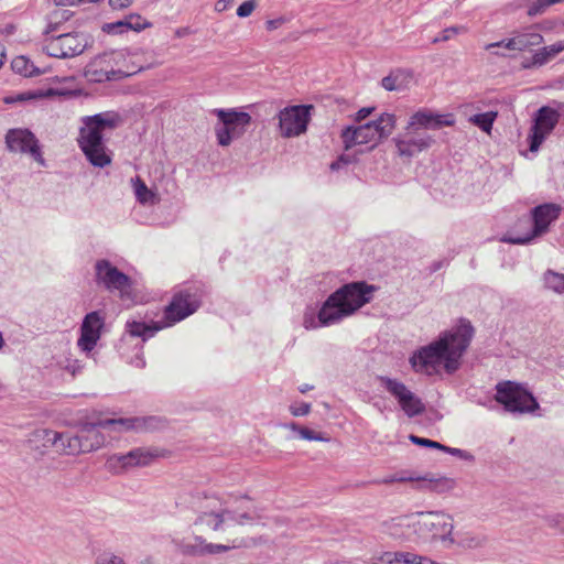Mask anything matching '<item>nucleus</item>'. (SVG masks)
I'll use <instances>...</instances> for the list:
<instances>
[{
    "mask_svg": "<svg viewBox=\"0 0 564 564\" xmlns=\"http://www.w3.org/2000/svg\"><path fill=\"white\" fill-rule=\"evenodd\" d=\"M83 123L77 142L87 161L99 169L110 165L112 153L105 144L104 133L119 127L121 117L117 112L106 111L84 117Z\"/></svg>",
    "mask_w": 564,
    "mask_h": 564,
    "instance_id": "423d86ee",
    "label": "nucleus"
},
{
    "mask_svg": "<svg viewBox=\"0 0 564 564\" xmlns=\"http://www.w3.org/2000/svg\"><path fill=\"white\" fill-rule=\"evenodd\" d=\"M475 329L469 321L462 318L458 325L444 332L438 339L421 347L410 357L414 371L433 375L443 365L446 372H455L467 350Z\"/></svg>",
    "mask_w": 564,
    "mask_h": 564,
    "instance_id": "f257e3e1",
    "label": "nucleus"
},
{
    "mask_svg": "<svg viewBox=\"0 0 564 564\" xmlns=\"http://www.w3.org/2000/svg\"><path fill=\"white\" fill-rule=\"evenodd\" d=\"M6 144L9 151L29 154L39 164L45 166L39 140L29 129H10L6 134Z\"/></svg>",
    "mask_w": 564,
    "mask_h": 564,
    "instance_id": "f3484780",
    "label": "nucleus"
},
{
    "mask_svg": "<svg viewBox=\"0 0 564 564\" xmlns=\"http://www.w3.org/2000/svg\"><path fill=\"white\" fill-rule=\"evenodd\" d=\"M408 123L411 129L426 131L429 129L435 130L442 127H451L455 123V118L452 113L438 115L423 109L413 113Z\"/></svg>",
    "mask_w": 564,
    "mask_h": 564,
    "instance_id": "412c9836",
    "label": "nucleus"
},
{
    "mask_svg": "<svg viewBox=\"0 0 564 564\" xmlns=\"http://www.w3.org/2000/svg\"><path fill=\"white\" fill-rule=\"evenodd\" d=\"M105 327V314L100 311L87 313L80 325V336L77 340L78 348L89 355L96 347Z\"/></svg>",
    "mask_w": 564,
    "mask_h": 564,
    "instance_id": "a211bd4d",
    "label": "nucleus"
},
{
    "mask_svg": "<svg viewBox=\"0 0 564 564\" xmlns=\"http://www.w3.org/2000/svg\"><path fill=\"white\" fill-rule=\"evenodd\" d=\"M3 346H4V339H3L2 333L0 332V349H2Z\"/></svg>",
    "mask_w": 564,
    "mask_h": 564,
    "instance_id": "13d9d810",
    "label": "nucleus"
},
{
    "mask_svg": "<svg viewBox=\"0 0 564 564\" xmlns=\"http://www.w3.org/2000/svg\"><path fill=\"white\" fill-rule=\"evenodd\" d=\"M375 290L364 281L344 284L326 299L317 314L313 310L304 312L303 326L316 329L339 323L369 303Z\"/></svg>",
    "mask_w": 564,
    "mask_h": 564,
    "instance_id": "7ed1b4c3",
    "label": "nucleus"
},
{
    "mask_svg": "<svg viewBox=\"0 0 564 564\" xmlns=\"http://www.w3.org/2000/svg\"><path fill=\"white\" fill-rule=\"evenodd\" d=\"M254 8H256V1L247 0L238 7L237 15L239 18H247L253 12Z\"/></svg>",
    "mask_w": 564,
    "mask_h": 564,
    "instance_id": "e433bc0d",
    "label": "nucleus"
},
{
    "mask_svg": "<svg viewBox=\"0 0 564 564\" xmlns=\"http://www.w3.org/2000/svg\"><path fill=\"white\" fill-rule=\"evenodd\" d=\"M142 347L143 346L141 344L140 347H139V350H142ZM130 364L132 366H134L135 368H140V369L144 368L145 367V360H144L142 351L138 352L135 355V357L130 360Z\"/></svg>",
    "mask_w": 564,
    "mask_h": 564,
    "instance_id": "de8ad7c7",
    "label": "nucleus"
},
{
    "mask_svg": "<svg viewBox=\"0 0 564 564\" xmlns=\"http://www.w3.org/2000/svg\"><path fill=\"white\" fill-rule=\"evenodd\" d=\"M543 286L556 294L564 293V273L554 270H546L542 276Z\"/></svg>",
    "mask_w": 564,
    "mask_h": 564,
    "instance_id": "a878e982",
    "label": "nucleus"
},
{
    "mask_svg": "<svg viewBox=\"0 0 564 564\" xmlns=\"http://www.w3.org/2000/svg\"><path fill=\"white\" fill-rule=\"evenodd\" d=\"M459 28L457 26H451L443 31L441 36L434 37L432 43H438L451 40L454 35H456L459 32Z\"/></svg>",
    "mask_w": 564,
    "mask_h": 564,
    "instance_id": "ea45409f",
    "label": "nucleus"
},
{
    "mask_svg": "<svg viewBox=\"0 0 564 564\" xmlns=\"http://www.w3.org/2000/svg\"><path fill=\"white\" fill-rule=\"evenodd\" d=\"M416 564H438L435 561L425 557V556H417Z\"/></svg>",
    "mask_w": 564,
    "mask_h": 564,
    "instance_id": "864d4df0",
    "label": "nucleus"
},
{
    "mask_svg": "<svg viewBox=\"0 0 564 564\" xmlns=\"http://www.w3.org/2000/svg\"><path fill=\"white\" fill-rule=\"evenodd\" d=\"M372 110H373V108H371V107L361 108L356 113V121L360 122V121L365 120L372 112Z\"/></svg>",
    "mask_w": 564,
    "mask_h": 564,
    "instance_id": "3c124183",
    "label": "nucleus"
},
{
    "mask_svg": "<svg viewBox=\"0 0 564 564\" xmlns=\"http://www.w3.org/2000/svg\"><path fill=\"white\" fill-rule=\"evenodd\" d=\"M131 183L135 198L140 204L154 205L156 203L158 198L155 193L148 188L145 183L139 176L131 178Z\"/></svg>",
    "mask_w": 564,
    "mask_h": 564,
    "instance_id": "393cba45",
    "label": "nucleus"
},
{
    "mask_svg": "<svg viewBox=\"0 0 564 564\" xmlns=\"http://www.w3.org/2000/svg\"><path fill=\"white\" fill-rule=\"evenodd\" d=\"M352 162L348 155H340L336 161L332 162L329 169L332 171H339L341 167L347 166Z\"/></svg>",
    "mask_w": 564,
    "mask_h": 564,
    "instance_id": "37998d69",
    "label": "nucleus"
},
{
    "mask_svg": "<svg viewBox=\"0 0 564 564\" xmlns=\"http://www.w3.org/2000/svg\"><path fill=\"white\" fill-rule=\"evenodd\" d=\"M561 213V207L554 203H545L535 206L531 210V216L521 218L520 225L530 227L523 235L509 232L501 239L503 242L513 245H527L534 238L542 236L549 230L550 225L555 221Z\"/></svg>",
    "mask_w": 564,
    "mask_h": 564,
    "instance_id": "0eeeda50",
    "label": "nucleus"
},
{
    "mask_svg": "<svg viewBox=\"0 0 564 564\" xmlns=\"http://www.w3.org/2000/svg\"><path fill=\"white\" fill-rule=\"evenodd\" d=\"M313 106H291L279 112V127L281 135L293 138L304 133L310 121V110Z\"/></svg>",
    "mask_w": 564,
    "mask_h": 564,
    "instance_id": "dca6fc26",
    "label": "nucleus"
},
{
    "mask_svg": "<svg viewBox=\"0 0 564 564\" xmlns=\"http://www.w3.org/2000/svg\"><path fill=\"white\" fill-rule=\"evenodd\" d=\"M242 500L248 499L236 500V503L239 502V505L235 506L218 496L206 495L197 501L194 524L218 532L234 525H245L259 520L260 513L257 508L242 506Z\"/></svg>",
    "mask_w": 564,
    "mask_h": 564,
    "instance_id": "20e7f679",
    "label": "nucleus"
},
{
    "mask_svg": "<svg viewBox=\"0 0 564 564\" xmlns=\"http://www.w3.org/2000/svg\"><path fill=\"white\" fill-rule=\"evenodd\" d=\"M56 6L75 4L76 0H54Z\"/></svg>",
    "mask_w": 564,
    "mask_h": 564,
    "instance_id": "5fc2aeb1",
    "label": "nucleus"
},
{
    "mask_svg": "<svg viewBox=\"0 0 564 564\" xmlns=\"http://www.w3.org/2000/svg\"><path fill=\"white\" fill-rule=\"evenodd\" d=\"M178 552L185 556H205L207 555V541L200 535H194L187 540L174 541Z\"/></svg>",
    "mask_w": 564,
    "mask_h": 564,
    "instance_id": "5701e85b",
    "label": "nucleus"
},
{
    "mask_svg": "<svg viewBox=\"0 0 564 564\" xmlns=\"http://www.w3.org/2000/svg\"><path fill=\"white\" fill-rule=\"evenodd\" d=\"M542 42L543 36L540 33L533 31L532 29H527L522 32L516 33L514 36L510 39L487 44L485 48L490 51L494 47H505L510 51H525L542 44Z\"/></svg>",
    "mask_w": 564,
    "mask_h": 564,
    "instance_id": "aec40b11",
    "label": "nucleus"
},
{
    "mask_svg": "<svg viewBox=\"0 0 564 564\" xmlns=\"http://www.w3.org/2000/svg\"><path fill=\"white\" fill-rule=\"evenodd\" d=\"M292 431H295L299 433L300 437L307 441H319L325 442L328 438L324 437L321 433H316L313 430H310L307 427H301L296 423H290L286 425Z\"/></svg>",
    "mask_w": 564,
    "mask_h": 564,
    "instance_id": "c756f323",
    "label": "nucleus"
},
{
    "mask_svg": "<svg viewBox=\"0 0 564 564\" xmlns=\"http://www.w3.org/2000/svg\"><path fill=\"white\" fill-rule=\"evenodd\" d=\"M400 73H391L381 80V85L386 90L394 91L403 88L402 82L400 80Z\"/></svg>",
    "mask_w": 564,
    "mask_h": 564,
    "instance_id": "2f4dec72",
    "label": "nucleus"
},
{
    "mask_svg": "<svg viewBox=\"0 0 564 564\" xmlns=\"http://www.w3.org/2000/svg\"><path fill=\"white\" fill-rule=\"evenodd\" d=\"M403 480H406V478H394V477H390V478H386V479H383V482H384V484H390V482H393V481H403Z\"/></svg>",
    "mask_w": 564,
    "mask_h": 564,
    "instance_id": "4d7b16f0",
    "label": "nucleus"
},
{
    "mask_svg": "<svg viewBox=\"0 0 564 564\" xmlns=\"http://www.w3.org/2000/svg\"><path fill=\"white\" fill-rule=\"evenodd\" d=\"M486 543V538L482 535H474L466 533L459 540V545L465 549H479L482 547Z\"/></svg>",
    "mask_w": 564,
    "mask_h": 564,
    "instance_id": "7c9ffc66",
    "label": "nucleus"
},
{
    "mask_svg": "<svg viewBox=\"0 0 564 564\" xmlns=\"http://www.w3.org/2000/svg\"><path fill=\"white\" fill-rule=\"evenodd\" d=\"M560 117V112L549 106H543L536 111L528 135L531 152L539 150L540 145L558 123Z\"/></svg>",
    "mask_w": 564,
    "mask_h": 564,
    "instance_id": "2eb2a0df",
    "label": "nucleus"
},
{
    "mask_svg": "<svg viewBox=\"0 0 564 564\" xmlns=\"http://www.w3.org/2000/svg\"><path fill=\"white\" fill-rule=\"evenodd\" d=\"M11 68L14 73L24 77H32L40 74V70L33 65V63L28 57L22 55L12 59Z\"/></svg>",
    "mask_w": 564,
    "mask_h": 564,
    "instance_id": "cd10ccee",
    "label": "nucleus"
},
{
    "mask_svg": "<svg viewBox=\"0 0 564 564\" xmlns=\"http://www.w3.org/2000/svg\"><path fill=\"white\" fill-rule=\"evenodd\" d=\"M313 389V386H310L307 383H304L302 386L299 387V391L301 393H306L307 391L312 390Z\"/></svg>",
    "mask_w": 564,
    "mask_h": 564,
    "instance_id": "6e6d98bb",
    "label": "nucleus"
},
{
    "mask_svg": "<svg viewBox=\"0 0 564 564\" xmlns=\"http://www.w3.org/2000/svg\"><path fill=\"white\" fill-rule=\"evenodd\" d=\"M234 0H218L215 8L217 11L221 12L225 11Z\"/></svg>",
    "mask_w": 564,
    "mask_h": 564,
    "instance_id": "603ef678",
    "label": "nucleus"
},
{
    "mask_svg": "<svg viewBox=\"0 0 564 564\" xmlns=\"http://www.w3.org/2000/svg\"><path fill=\"white\" fill-rule=\"evenodd\" d=\"M90 2H100L101 0H89ZM132 0H109L112 9H123L131 4Z\"/></svg>",
    "mask_w": 564,
    "mask_h": 564,
    "instance_id": "49530a36",
    "label": "nucleus"
},
{
    "mask_svg": "<svg viewBox=\"0 0 564 564\" xmlns=\"http://www.w3.org/2000/svg\"><path fill=\"white\" fill-rule=\"evenodd\" d=\"M547 0H535L528 9L529 17H535L545 12L549 8Z\"/></svg>",
    "mask_w": 564,
    "mask_h": 564,
    "instance_id": "f704fd0d",
    "label": "nucleus"
},
{
    "mask_svg": "<svg viewBox=\"0 0 564 564\" xmlns=\"http://www.w3.org/2000/svg\"><path fill=\"white\" fill-rule=\"evenodd\" d=\"M433 142L434 139L426 131L411 129L408 123L406 131L397 139L395 144L400 155L413 156L429 149Z\"/></svg>",
    "mask_w": 564,
    "mask_h": 564,
    "instance_id": "6ab92c4d",
    "label": "nucleus"
},
{
    "mask_svg": "<svg viewBox=\"0 0 564 564\" xmlns=\"http://www.w3.org/2000/svg\"><path fill=\"white\" fill-rule=\"evenodd\" d=\"M440 451H443L445 453H448L453 456H457L459 458H468L470 455L464 451V449H460V448H455V447H448L446 445H444V448H441Z\"/></svg>",
    "mask_w": 564,
    "mask_h": 564,
    "instance_id": "a18cd8bd",
    "label": "nucleus"
},
{
    "mask_svg": "<svg viewBox=\"0 0 564 564\" xmlns=\"http://www.w3.org/2000/svg\"><path fill=\"white\" fill-rule=\"evenodd\" d=\"M160 456V451L150 447L133 448L126 454H112L106 460V467L112 474H121L133 467L150 465Z\"/></svg>",
    "mask_w": 564,
    "mask_h": 564,
    "instance_id": "ddd939ff",
    "label": "nucleus"
},
{
    "mask_svg": "<svg viewBox=\"0 0 564 564\" xmlns=\"http://www.w3.org/2000/svg\"><path fill=\"white\" fill-rule=\"evenodd\" d=\"M64 368L72 375H76L78 371L82 370L83 366L77 359H66V365L64 366Z\"/></svg>",
    "mask_w": 564,
    "mask_h": 564,
    "instance_id": "c03bdc74",
    "label": "nucleus"
},
{
    "mask_svg": "<svg viewBox=\"0 0 564 564\" xmlns=\"http://www.w3.org/2000/svg\"><path fill=\"white\" fill-rule=\"evenodd\" d=\"M95 564H126L124 560L112 553H104L99 555Z\"/></svg>",
    "mask_w": 564,
    "mask_h": 564,
    "instance_id": "c9c22d12",
    "label": "nucleus"
},
{
    "mask_svg": "<svg viewBox=\"0 0 564 564\" xmlns=\"http://www.w3.org/2000/svg\"><path fill=\"white\" fill-rule=\"evenodd\" d=\"M87 44V37L84 34L65 33L46 39L43 51L52 57L69 58L82 54Z\"/></svg>",
    "mask_w": 564,
    "mask_h": 564,
    "instance_id": "4468645a",
    "label": "nucleus"
},
{
    "mask_svg": "<svg viewBox=\"0 0 564 564\" xmlns=\"http://www.w3.org/2000/svg\"><path fill=\"white\" fill-rule=\"evenodd\" d=\"M126 23L128 25V29L133 30V31H138V32L143 30L148 25H150L148 22H145L144 19H142L138 14H132V15L128 17L126 19Z\"/></svg>",
    "mask_w": 564,
    "mask_h": 564,
    "instance_id": "473e14b6",
    "label": "nucleus"
},
{
    "mask_svg": "<svg viewBox=\"0 0 564 564\" xmlns=\"http://www.w3.org/2000/svg\"><path fill=\"white\" fill-rule=\"evenodd\" d=\"M398 552H384L380 560L386 564H398Z\"/></svg>",
    "mask_w": 564,
    "mask_h": 564,
    "instance_id": "8fccbe9b",
    "label": "nucleus"
},
{
    "mask_svg": "<svg viewBox=\"0 0 564 564\" xmlns=\"http://www.w3.org/2000/svg\"><path fill=\"white\" fill-rule=\"evenodd\" d=\"M395 117L391 113H382L378 119L358 127H347L341 132V139L346 149L357 144L377 143L389 137L394 128Z\"/></svg>",
    "mask_w": 564,
    "mask_h": 564,
    "instance_id": "6e6552de",
    "label": "nucleus"
},
{
    "mask_svg": "<svg viewBox=\"0 0 564 564\" xmlns=\"http://www.w3.org/2000/svg\"><path fill=\"white\" fill-rule=\"evenodd\" d=\"M563 51L564 40H560L551 45L538 50L532 56V62L523 64V67L529 68L531 66H542Z\"/></svg>",
    "mask_w": 564,
    "mask_h": 564,
    "instance_id": "b1692460",
    "label": "nucleus"
},
{
    "mask_svg": "<svg viewBox=\"0 0 564 564\" xmlns=\"http://www.w3.org/2000/svg\"><path fill=\"white\" fill-rule=\"evenodd\" d=\"M311 411V404L306 402L295 403L290 406V412L294 416L307 415Z\"/></svg>",
    "mask_w": 564,
    "mask_h": 564,
    "instance_id": "4c0bfd02",
    "label": "nucleus"
},
{
    "mask_svg": "<svg viewBox=\"0 0 564 564\" xmlns=\"http://www.w3.org/2000/svg\"><path fill=\"white\" fill-rule=\"evenodd\" d=\"M417 556L412 552H398V564H416Z\"/></svg>",
    "mask_w": 564,
    "mask_h": 564,
    "instance_id": "a19ab883",
    "label": "nucleus"
},
{
    "mask_svg": "<svg viewBox=\"0 0 564 564\" xmlns=\"http://www.w3.org/2000/svg\"><path fill=\"white\" fill-rule=\"evenodd\" d=\"M105 30L109 33L121 34L129 29H128V25H127L126 19H124V20H120V21H117L113 23L106 24Z\"/></svg>",
    "mask_w": 564,
    "mask_h": 564,
    "instance_id": "58836bf2",
    "label": "nucleus"
},
{
    "mask_svg": "<svg viewBox=\"0 0 564 564\" xmlns=\"http://www.w3.org/2000/svg\"><path fill=\"white\" fill-rule=\"evenodd\" d=\"M285 22L283 17L271 19L265 22V26L268 31H274L280 28Z\"/></svg>",
    "mask_w": 564,
    "mask_h": 564,
    "instance_id": "09e8293b",
    "label": "nucleus"
},
{
    "mask_svg": "<svg viewBox=\"0 0 564 564\" xmlns=\"http://www.w3.org/2000/svg\"><path fill=\"white\" fill-rule=\"evenodd\" d=\"M410 441L415 445H420V446H424V447H431V448H436V449L444 448V445L438 442L432 441L430 438L420 437L416 435H410Z\"/></svg>",
    "mask_w": 564,
    "mask_h": 564,
    "instance_id": "72a5a7b5",
    "label": "nucleus"
},
{
    "mask_svg": "<svg viewBox=\"0 0 564 564\" xmlns=\"http://www.w3.org/2000/svg\"><path fill=\"white\" fill-rule=\"evenodd\" d=\"M217 116L221 124L216 127V135L221 147H227L232 140L240 138L251 122V116L243 111L218 109Z\"/></svg>",
    "mask_w": 564,
    "mask_h": 564,
    "instance_id": "9d476101",
    "label": "nucleus"
},
{
    "mask_svg": "<svg viewBox=\"0 0 564 564\" xmlns=\"http://www.w3.org/2000/svg\"><path fill=\"white\" fill-rule=\"evenodd\" d=\"M495 400L510 413H532L539 409L533 394L514 381H501L496 384Z\"/></svg>",
    "mask_w": 564,
    "mask_h": 564,
    "instance_id": "1a4fd4ad",
    "label": "nucleus"
},
{
    "mask_svg": "<svg viewBox=\"0 0 564 564\" xmlns=\"http://www.w3.org/2000/svg\"><path fill=\"white\" fill-rule=\"evenodd\" d=\"M378 380L381 387L398 401L400 408L409 417H414L425 411L422 400L403 382L387 376H380Z\"/></svg>",
    "mask_w": 564,
    "mask_h": 564,
    "instance_id": "f8f14e48",
    "label": "nucleus"
},
{
    "mask_svg": "<svg viewBox=\"0 0 564 564\" xmlns=\"http://www.w3.org/2000/svg\"><path fill=\"white\" fill-rule=\"evenodd\" d=\"M203 295L204 290L200 284L186 285L173 295L172 301L164 310L163 321L151 324L137 321L127 322L126 334L130 337H140L144 343L159 330L173 326L194 314L202 304Z\"/></svg>",
    "mask_w": 564,
    "mask_h": 564,
    "instance_id": "39448f33",
    "label": "nucleus"
},
{
    "mask_svg": "<svg viewBox=\"0 0 564 564\" xmlns=\"http://www.w3.org/2000/svg\"><path fill=\"white\" fill-rule=\"evenodd\" d=\"M95 282L108 292H118L121 296L131 289V279L120 271L107 259H99L95 263Z\"/></svg>",
    "mask_w": 564,
    "mask_h": 564,
    "instance_id": "9b49d317",
    "label": "nucleus"
},
{
    "mask_svg": "<svg viewBox=\"0 0 564 564\" xmlns=\"http://www.w3.org/2000/svg\"><path fill=\"white\" fill-rule=\"evenodd\" d=\"M205 547L207 549V555H214V554H218L221 552H227L230 549H232L234 546L207 542V545H205Z\"/></svg>",
    "mask_w": 564,
    "mask_h": 564,
    "instance_id": "79ce46f5",
    "label": "nucleus"
},
{
    "mask_svg": "<svg viewBox=\"0 0 564 564\" xmlns=\"http://www.w3.org/2000/svg\"><path fill=\"white\" fill-rule=\"evenodd\" d=\"M162 426L163 421L158 416L106 419L96 423H86L76 434L64 433V443L61 444L59 453L79 455L95 452L106 444L105 431L142 433L155 431Z\"/></svg>",
    "mask_w": 564,
    "mask_h": 564,
    "instance_id": "f03ea898",
    "label": "nucleus"
},
{
    "mask_svg": "<svg viewBox=\"0 0 564 564\" xmlns=\"http://www.w3.org/2000/svg\"><path fill=\"white\" fill-rule=\"evenodd\" d=\"M26 442L32 449L41 453H44L48 447H56L59 452L61 444L64 443V433L48 429H36L29 434Z\"/></svg>",
    "mask_w": 564,
    "mask_h": 564,
    "instance_id": "4be33fe9",
    "label": "nucleus"
},
{
    "mask_svg": "<svg viewBox=\"0 0 564 564\" xmlns=\"http://www.w3.org/2000/svg\"><path fill=\"white\" fill-rule=\"evenodd\" d=\"M122 72L121 70H115V69H110V70H104V69H97L95 67V64H90L88 65L86 72H85V75L86 77L91 80V82H96V83H104V82H109V80H113V79H117L119 77V75H121Z\"/></svg>",
    "mask_w": 564,
    "mask_h": 564,
    "instance_id": "bb28decb",
    "label": "nucleus"
},
{
    "mask_svg": "<svg viewBox=\"0 0 564 564\" xmlns=\"http://www.w3.org/2000/svg\"><path fill=\"white\" fill-rule=\"evenodd\" d=\"M498 117L497 111H487L482 113H476L469 118V121L477 126L484 132L489 133L492 129V124Z\"/></svg>",
    "mask_w": 564,
    "mask_h": 564,
    "instance_id": "c85d7f7f",
    "label": "nucleus"
},
{
    "mask_svg": "<svg viewBox=\"0 0 564 564\" xmlns=\"http://www.w3.org/2000/svg\"><path fill=\"white\" fill-rule=\"evenodd\" d=\"M19 99H20V100H25L26 98L24 97V95H20V96H19Z\"/></svg>",
    "mask_w": 564,
    "mask_h": 564,
    "instance_id": "bf43d9fd",
    "label": "nucleus"
}]
</instances>
